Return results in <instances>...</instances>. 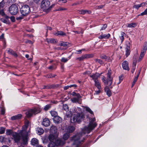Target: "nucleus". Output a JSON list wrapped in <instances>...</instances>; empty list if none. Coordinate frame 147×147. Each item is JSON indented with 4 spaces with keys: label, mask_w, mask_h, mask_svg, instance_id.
Returning <instances> with one entry per match:
<instances>
[{
    "label": "nucleus",
    "mask_w": 147,
    "mask_h": 147,
    "mask_svg": "<svg viewBox=\"0 0 147 147\" xmlns=\"http://www.w3.org/2000/svg\"><path fill=\"white\" fill-rule=\"evenodd\" d=\"M95 60L96 62H98L100 64H104V62L102 60L100 59H96Z\"/></svg>",
    "instance_id": "79ce46f5"
},
{
    "label": "nucleus",
    "mask_w": 147,
    "mask_h": 147,
    "mask_svg": "<svg viewBox=\"0 0 147 147\" xmlns=\"http://www.w3.org/2000/svg\"><path fill=\"white\" fill-rule=\"evenodd\" d=\"M31 143L32 145L37 146L38 143V140L36 138H33L31 140Z\"/></svg>",
    "instance_id": "6ab92c4d"
},
{
    "label": "nucleus",
    "mask_w": 147,
    "mask_h": 147,
    "mask_svg": "<svg viewBox=\"0 0 147 147\" xmlns=\"http://www.w3.org/2000/svg\"><path fill=\"white\" fill-rule=\"evenodd\" d=\"M48 68L50 69H53V66H50Z\"/></svg>",
    "instance_id": "0e129e2a"
},
{
    "label": "nucleus",
    "mask_w": 147,
    "mask_h": 147,
    "mask_svg": "<svg viewBox=\"0 0 147 147\" xmlns=\"http://www.w3.org/2000/svg\"><path fill=\"white\" fill-rule=\"evenodd\" d=\"M29 122L28 121H26L24 125V127H25V129H24V130H26L27 129V128Z\"/></svg>",
    "instance_id": "8fccbe9b"
},
{
    "label": "nucleus",
    "mask_w": 147,
    "mask_h": 147,
    "mask_svg": "<svg viewBox=\"0 0 147 147\" xmlns=\"http://www.w3.org/2000/svg\"><path fill=\"white\" fill-rule=\"evenodd\" d=\"M109 86H106L105 87L104 90L105 91L106 93L109 96H110L111 95L112 93L111 90L109 88ZM109 88H112V86H109Z\"/></svg>",
    "instance_id": "1a4fd4ad"
},
{
    "label": "nucleus",
    "mask_w": 147,
    "mask_h": 147,
    "mask_svg": "<svg viewBox=\"0 0 147 147\" xmlns=\"http://www.w3.org/2000/svg\"><path fill=\"white\" fill-rule=\"evenodd\" d=\"M23 18V17L22 16H21L17 17L16 18L17 20H21V19H22Z\"/></svg>",
    "instance_id": "052dcab7"
},
{
    "label": "nucleus",
    "mask_w": 147,
    "mask_h": 147,
    "mask_svg": "<svg viewBox=\"0 0 147 147\" xmlns=\"http://www.w3.org/2000/svg\"><path fill=\"white\" fill-rule=\"evenodd\" d=\"M5 129L4 128L2 127L0 129V134H2L4 133Z\"/></svg>",
    "instance_id": "de8ad7c7"
},
{
    "label": "nucleus",
    "mask_w": 147,
    "mask_h": 147,
    "mask_svg": "<svg viewBox=\"0 0 147 147\" xmlns=\"http://www.w3.org/2000/svg\"><path fill=\"white\" fill-rule=\"evenodd\" d=\"M22 117V115L21 114H19L17 115L13 116L11 117V120H15L21 119Z\"/></svg>",
    "instance_id": "aec40b11"
},
{
    "label": "nucleus",
    "mask_w": 147,
    "mask_h": 147,
    "mask_svg": "<svg viewBox=\"0 0 147 147\" xmlns=\"http://www.w3.org/2000/svg\"><path fill=\"white\" fill-rule=\"evenodd\" d=\"M63 109L65 111L68 110V105L66 104L63 105Z\"/></svg>",
    "instance_id": "4c0bfd02"
},
{
    "label": "nucleus",
    "mask_w": 147,
    "mask_h": 147,
    "mask_svg": "<svg viewBox=\"0 0 147 147\" xmlns=\"http://www.w3.org/2000/svg\"><path fill=\"white\" fill-rule=\"evenodd\" d=\"M94 84L98 90H100L101 89V84L99 81L94 82Z\"/></svg>",
    "instance_id": "cd10ccee"
},
{
    "label": "nucleus",
    "mask_w": 147,
    "mask_h": 147,
    "mask_svg": "<svg viewBox=\"0 0 147 147\" xmlns=\"http://www.w3.org/2000/svg\"><path fill=\"white\" fill-rule=\"evenodd\" d=\"M5 3L3 1H2L0 2V14L1 13V11L2 10V8L5 7Z\"/></svg>",
    "instance_id": "2f4dec72"
},
{
    "label": "nucleus",
    "mask_w": 147,
    "mask_h": 147,
    "mask_svg": "<svg viewBox=\"0 0 147 147\" xmlns=\"http://www.w3.org/2000/svg\"><path fill=\"white\" fill-rule=\"evenodd\" d=\"M125 34V33L123 32H122L121 33V36L120 37V39L121 40V42H122L124 38V36Z\"/></svg>",
    "instance_id": "ea45409f"
},
{
    "label": "nucleus",
    "mask_w": 147,
    "mask_h": 147,
    "mask_svg": "<svg viewBox=\"0 0 147 147\" xmlns=\"http://www.w3.org/2000/svg\"><path fill=\"white\" fill-rule=\"evenodd\" d=\"M90 55L86 54L82 55L81 57L76 58V60H78L79 61H81L85 59L90 57Z\"/></svg>",
    "instance_id": "dca6fc26"
},
{
    "label": "nucleus",
    "mask_w": 147,
    "mask_h": 147,
    "mask_svg": "<svg viewBox=\"0 0 147 147\" xmlns=\"http://www.w3.org/2000/svg\"><path fill=\"white\" fill-rule=\"evenodd\" d=\"M147 15V8L140 15L141 16H143L144 15Z\"/></svg>",
    "instance_id": "09e8293b"
},
{
    "label": "nucleus",
    "mask_w": 147,
    "mask_h": 147,
    "mask_svg": "<svg viewBox=\"0 0 147 147\" xmlns=\"http://www.w3.org/2000/svg\"><path fill=\"white\" fill-rule=\"evenodd\" d=\"M53 119L54 122L55 123L57 124L61 123L62 121L61 118L58 116L53 117Z\"/></svg>",
    "instance_id": "ddd939ff"
},
{
    "label": "nucleus",
    "mask_w": 147,
    "mask_h": 147,
    "mask_svg": "<svg viewBox=\"0 0 147 147\" xmlns=\"http://www.w3.org/2000/svg\"><path fill=\"white\" fill-rule=\"evenodd\" d=\"M45 41L48 43H55L56 42L55 39L54 38H47Z\"/></svg>",
    "instance_id": "a878e982"
},
{
    "label": "nucleus",
    "mask_w": 147,
    "mask_h": 147,
    "mask_svg": "<svg viewBox=\"0 0 147 147\" xmlns=\"http://www.w3.org/2000/svg\"><path fill=\"white\" fill-rule=\"evenodd\" d=\"M51 107V105H46L44 107V109L46 111H47Z\"/></svg>",
    "instance_id": "a19ab883"
},
{
    "label": "nucleus",
    "mask_w": 147,
    "mask_h": 147,
    "mask_svg": "<svg viewBox=\"0 0 147 147\" xmlns=\"http://www.w3.org/2000/svg\"><path fill=\"white\" fill-rule=\"evenodd\" d=\"M49 139L50 142H55L56 140L55 139V136L52 134H50L49 136Z\"/></svg>",
    "instance_id": "c85d7f7f"
},
{
    "label": "nucleus",
    "mask_w": 147,
    "mask_h": 147,
    "mask_svg": "<svg viewBox=\"0 0 147 147\" xmlns=\"http://www.w3.org/2000/svg\"><path fill=\"white\" fill-rule=\"evenodd\" d=\"M78 13L82 15H84L86 13H89V11L87 10H78Z\"/></svg>",
    "instance_id": "b1692460"
},
{
    "label": "nucleus",
    "mask_w": 147,
    "mask_h": 147,
    "mask_svg": "<svg viewBox=\"0 0 147 147\" xmlns=\"http://www.w3.org/2000/svg\"><path fill=\"white\" fill-rule=\"evenodd\" d=\"M147 49V46L145 45L143 48V51H142L143 52H144L145 53L146 51V50Z\"/></svg>",
    "instance_id": "5fc2aeb1"
},
{
    "label": "nucleus",
    "mask_w": 147,
    "mask_h": 147,
    "mask_svg": "<svg viewBox=\"0 0 147 147\" xmlns=\"http://www.w3.org/2000/svg\"><path fill=\"white\" fill-rule=\"evenodd\" d=\"M40 0H33L34 2L36 3H38L39 2Z\"/></svg>",
    "instance_id": "338daca9"
},
{
    "label": "nucleus",
    "mask_w": 147,
    "mask_h": 147,
    "mask_svg": "<svg viewBox=\"0 0 147 147\" xmlns=\"http://www.w3.org/2000/svg\"><path fill=\"white\" fill-rule=\"evenodd\" d=\"M76 113L71 119V121L72 123H79L85 118V115L82 112V109L80 107H77L76 109Z\"/></svg>",
    "instance_id": "f03ea898"
},
{
    "label": "nucleus",
    "mask_w": 147,
    "mask_h": 147,
    "mask_svg": "<svg viewBox=\"0 0 147 147\" xmlns=\"http://www.w3.org/2000/svg\"><path fill=\"white\" fill-rule=\"evenodd\" d=\"M71 94L73 96H75L79 97L80 96V94L79 93H76V92H72Z\"/></svg>",
    "instance_id": "c03bdc74"
},
{
    "label": "nucleus",
    "mask_w": 147,
    "mask_h": 147,
    "mask_svg": "<svg viewBox=\"0 0 147 147\" xmlns=\"http://www.w3.org/2000/svg\"><path fill=\"white\" fill-rule=\"evenodd\" d=\"M42 125L45 127L49 126L50 125V121L48 119L45 118L43 119L42 122Z\"/></svg>",
    "instance_id": "9b49d317"
},
{
    "label": "nucleus",
    "mask_w": 147,
    "mask_h": 147,
    "mask_svg": "<svg viewBox=\"0 0 147 147\" xmlns=\"http://www.w3.org/2000/svg\"><path fill=\"white\" fill-rule=\"evenodd\" d=\"M74 32L75 33H76L77 34H80V33H81L82 34L83 33V32L82 31H74Z\"/></svg>",
    "instance_id": "bf43d9fd"
},
{
    "label": "nucleus",
    "mask_w": 147,
    "mask_h": 147,
    "mask_svg": "<svg viewBox=\"0 0 147 147\" xmlns=\"http://www.w3.org/2000/svg\"><path fill=\"white\" fill-rule=\"evenodd\" d=\"M100 74L98 73H96L90 76V77L91 78L92 80L94 81V82L98 81V78L100 77Z\"/></svg>",
    "instance_id": "6e6552de"
},
{
    "label": "nucleus",
    "mask_w": 147,
    "mask_h": 147,
    "mask_svg": "<svg viewBox=\"0 0 147 147\" xmlns=\"http://www.w3.org/2000/svg\"><path fill=\"white\" fill-rule=\"evenodd\" d=\"M122 76H120L119 77V82L118 83V84H120L123 80Z\"/></svg>",
    "instance_id": "6e6d98bb"
},
{
    "label": "nucleus",
    "mask_w": 147,
    "mask_h": 147,
    "mask_svg": "<svg viewBox=\"0 0 147 147\" xmlns=\"http://www.w3.org/2000/svg\"><path fill=\"white\" fill-rule=\"evenodd\" d=\"M69 86H67L65 87H64V88L65 90H66L67 89L69 88Z\"/></svg>",
    "instance_id": "774afa93"
},
{
    "label": "nucleus",
    "mask_w": 147,
    "mask_h": 147,
    "mask_svg": "<svg viewBox=\"0 0 147 147\" xmlns=\"http://www.w3.org/2000/svg\"><path fill=\"white\" fill-rule=\"evenodd\" d=\"M68 43L67 42H62L59 43V45L63 47H65L68 45Z\"/></svg>",
    "instance_id": "58836bf2"
},
{
    "label": "nucleus",
    "mask_w": 147,
    "mask_h": 147,
    "mask_svg": "<svg viewBox=\"0 0 147 147\" xmlns=\"http://www.w3.org/2000/svg\"><path fill=\"white\" fill-rule=\"evenodd\" d=\"M1 113L3 115L5 113V111L3 109H2L1 110Z\"/></svg>",
    "instance_id": "680f3d73"
},
{
    "label": "nucleus",
    "mask_w": 147,
    "mask_h": 147,
    "mask_svg": "<svg viewBox=\"0 0 147 147\" xmlns=\"http://www.w3.org/2000/svg\"><path fill=\"white\" fill-rule=\"evenodd\" d=\"M136 64L135 63V65L134 66H133L132 69L131 71V72L132 73H133L135 70L136 67Z\"/></svg>",
    "instance_id": "3c124183"
},
{
    "label": "nucleus",
    "mask_w": 147,
    "mask_h": 147,
    "mask_svg": "<svg viewBox=\"0 0 147 147\" xmlns=\"http://www.w3.org/2000/svg\"><path fill=\"white\" fill-rule=\"evenodd\" d=\"M41 111V109L38 107L29 110L26 113V114L27 117H29L32 116L33 114H36L40 113Z\"/></svg>",
    "instance_id": "39448f33"
},
{
    "label": "nucleus",
    "mask_w": 147,
    "mask_h": 147,
    "mask_svg": "<svg viewBox=\"0 0 147 147\" xmlns=\"http://www.w3.org/2000/svg\"><path fill=\"white\" fill-rule=\"evenodd\" d=\"M59 86V85L58 84H57L56 85H54L53 84L52 85H47L44 86H43L42 89H50L51 88H57Z\"/></svg>",
    "instance_id": "f8f14e48"
},
{
    "label": "nucleus",
    "mask_w": 147,
    "mask_h": 147,
    "mask_svg": "<svg viewBox=\"0 0 147 147\" xmlns=\"http://www.w3.org/2000/svg\"><path fill=\"white\" fill-rule=\"evenodd\" d=\"M81 97L80 95V96L79 97L76 96V97H74L71 98V100L73 103H79V100Z\"/></svg>",
    "instance_id": "f3484780"
},
{
    "label": "nucleus",
    "mask_w": 147,
    "mask_h": 147,
    "mask_svg": "<svg viewBox=\"0 0 147 147\" xmlns=\"http://www.w3.org/2000/svg\"><path fill=\"white\" fill-rule=\"evenodd\" d=\"M70 136L69 134L67 132L64 134L63 136V138L65 140H67Z\"/></svg>",
    "instance_id": "473e14b6"
},
{
    "label": "nucleus",
    "mask_w": 147,
    "mask_h": 147,
    "mask_svg": "<svg viewBox=\"0 0 147 147\" xmlns=\"http://www.w3.org/2000/svg\"><path fill=\"white\" fill-rule=\"evenodd\" d=\"M66 10V9L65 8L62 7H59L58 9H56V11H63Z\"/></svg>",
    "instance_id": "49530a36"
},
{
    "label": "nucleus",
    "mask_w": 147,
    "mask_h": 147,
    "mask_svg": "<svg viewBox=\"0 0 147 147\" xmlns=\"http://www.w3.org/2000/svg\"><path fill=\"white\" fill-rule=\"evenodd\" d=\"M100 58L102 59H105L106 60H109V59H110L109 58L108 59L107 57L105 55H104L100 56Z\"/></svg>",
    "instance_id": "37998d69"
},
{
    "label": "nucleus",
    "mask_w": 147,
    "mask_h": 147,
    "mask_svg": "<svg viewBox=\"0 0 147 147\" xmlns=\"http://www.w3.org/2000/svg\"><path fill=\"white\" fill-rule=\"evenodd\" d=\"M36 131L37 134L38 135H40L43 133L44 130L41 128L38 127L36 129Z\"/></svg>",
    "instance_id": "412c9836"
},
{
    "label": "nucleus",
    "mask_w": 147,
    "mask_h": 147,
    "mask_svg": "<svg viewBox=\"0 0 147 147\" xmlns=\"http://www.w3.org/2000/svg\"><path fill=\"white\" fill-rule=\"evenodd\" d=\"M103 5H101L99 6H96V8L98 9H100L102 8L103 7Z\"/></svg>",
    "instance_id": "13d9d810"
},
{
    "label": "nucleus",
    "mask_w": 147,
    "mask_h": 147,
    "mask_svg": "<svg viewBox=\"0 0 147 147\" xmlns=\"http://www.w3.org/2000/svg\"><path fill=\"white\" fill-rule=\"evenodd\" d=\"M6 134L7 135H10L11 134L15 142L17 143L20 142L22 136L23 144H26L27 143L28 140V133H24L23 130L18 133L16 132H13L11 130L7 129Z\"/></svg>",
    "instance_id": "f257e3e1"
},
{
    "label": "nucleus",
    "mask_w": 147,
    "mask_h": 147,
    "mask_svg": "<svg viewBox=\"0 0 147 147\" xmlns=\"http://www.w3.org/2000/svg\"><path fill=\"white\" fill-rule=\"evenodd\" d=\"M107 26L106 24H105L103 25L102 27V28L100 30H105L106 28L107 27Z\"/></svg>",
    "instance_id": "864d4df0"
},
{
    "label": "nucleus",
    "mask_w": 147,
    "mask_h": 147,
    "mask_svg": "<svg viewBox=\"0 0 147 147\" xmlns=\"http://www.w3.org/2000/svg\"><path fill=\"white\" fill-rule=\"evenodd\" d=\"M20 11L22 16H27L30 11L29 7L28 5H23L21 7Z\"/></svg>",
    "instance_id": "423d86ee"
},
{
    "label": "nucleus",
    "mask_w": 147,
    "mask_h": 147,
    "mask_svg": "<svg viewBox=\"0 0 147 147\" xmlns=\"http://www.w3.org/2000/svg\"><path fill=\"white\" fill-rule=\"evenodd\" d=\"M127 27L130 28L135 27L137 26L136 24L135 23H133L131 24H127Z\"/></svg>",
    "instance_id": "c756f323"
},
{
    "label": "nucleus",
    "mask_w": 147,
    "mask_h": 147,
    "mask_svg": "<svg viewBox=\"0 0 147 147\" xmlns=\"http://www.w3.org/2000/svg\"><path fill=\"white\" fill-rule=\"evenodd\" d=\"M68 60V59L67 58H66L64 57H63L61 59V61L62 62H67Z\"/></svg>",
    "instance_id": "a18cd8bd"
},
{
    "label": "nucleus",
    "mask_w": 147,
    "mask_h": 147,
    "mask_svg": "<svg viewBox=\"0 0 147 147\" xmlns=\"http://www.w3.org/2000/svg\"><path fill=\"white\" fill-rule=\"evenodd\" d=\"M84 108L85 109V110L86 111L89 112L91 114H93V112L91 110L90 108L88 107L85 106L84 107Z\"/></svg>",
    "instance_id": "72a5a7b5"
},
{
    "label": "nucleus",
    "mask_w": 147,
    "mask_h": 147,
    "mask_svg": "<svg viewBox=\"0 0 147 147\" xmlns=\"http://www.w3.org/2000/svg\"><path fill=\"white\" fill-rule=\"evenodd\" d=\"M4 38V34H2L0 36V39H3Z\"/></svg>",
    "instance_id": "69168bd1"
},
{
    "label": "nucleus",
    "mask_w": 147,
    "mask_h": 147,
    "mask_svg": "<svg viewBox=\"0 0 147 147\" xmlns=\"http://www.w3.org/2000/svg\"><path fill=\"white\" fill-rule=\"evenodd\" d=\"M54 5V4L50 5V2L49 0H43L41 4V8L46 12L50 11Z\"/></svg>",
    "instance_id": "7ed1b4c3"
},
{
    "label": "nucleus",
    "mask_w": 147,
    "mask_h": 147,
    "mask_svg": "<svg viewBox=\"0 0 147 147\" xmlns=\"http://www.w3.org/2000/svg\"><path fill=\"white\" fill-rule=\"evenodd\" d=\"M56 143L58 145H63L64 144V141L61 139H57Z\"/></svg>",
    "instance_id": "7c9ffc66"
},
{
    "label": "nucleus",
    "mask_w": 147,
    "mask_h": 147,
    "mask_svg": "<svg viewBox=\"0 0 147 147\" xmlns=\"http://www.w3.org/2000/svg\"><path fill=\"white\" fill-rule=\"evenodd\" d=\"M101 92L100 90H98L95 91V92L94 93V95H98V94Z\"/></svg>",
    "instance_id": "603ef678"
},
{
    "label": "nucleus",
    "mask_w": 147,
    "mask_h": 147,
    "mask_svg": "<svg viewBox=\"0 0 147 147\" xmlns=\"http://www.w3.org/2000/svg\"><path fill=\"white\" fill-rule=\"evenodd\" d=\"M75 130V127L72 126H69L66 127L65 131L66 132L69 133L73 132Z\"/></svg>",
    "instance_id": "4468645a"
},
{
    "label": "nucleus",
    "mask_w": 147,
    "mask_h": 147,
    "mask_svg": "<svg viewBox=\"0 0 147 147\" xmlns=\"http://www.w3.org/2000/svg\"><path fill=\"white\" fill-rule=\"evenodd\" d=\"M57 130V127L55 126H53L50 128V131L53 134H55L56 133Z\"/></svg>",
    "instance_id": "4be33fe9"
},
{
    "label": "nucleus",
    "mask_w": 147,
    "mask_h": 147,
    "mask_svg": "<svg viewBox=\"0 0 147 147\" xmlns=\"http://www.w3.org/2000/svg\"><path fill=\"white\" fill-rule=\"evenodd\" d=\"M145 53L141 51L140 56V57L138 59L139 61H140L142 59V58L144 57V54Z\"/></svg>",
    "instance_id": "c9c22d12"
},
{
    "label": "nucleus",
    "mask_w": 147,
    "mask_h": 147,
    "mask_svg": "<svg viewBox=\"0 0 147 147\" xmlns=\"http://www.w3.org/2000/svg\"><path fill=\"white\" fill-rule=\"evenodd\" d=\"M146 4H147V1L145 3H142L136 5H134V7L138 9L139 7L144 6Z\"/></svg>",
    "instance_id": "5701e85b"
},
{
    "label": "nucleus",
    "mask_w": 147,
    "mask_h": 147,
    "mask_svg": "<svg viewBox=\"0 0 147 147\" xmlns=\"http://www.w3.org/2000/svg\"><path fill=\"white\" fill-rule=\"evenodd\" d=\"M8 53L13 55L16 57H17L18 56V55L16 53L11 49H9L8 51Z\"/></svg>",
    "instance_id": "bb28decb"
},
{
    "label": "nucleus",
    "mask_w": 147,
    "mask_h": 147,
    "mask_svg": "<svg viewBox=\"0 0 147 147\" xmlns=\"http://www.w3.org/2000/svg\"><path fill=\"white\" fill-rule=\"evenodd\" d=\"M111 72L109 71L107 74V80L106 78L104 76L102 78V82L104 83L105 85L106 86H107V85H108L109 86H110L112 84L113 78L111 77Z\"/></svg>",
    "instance_id": "20e7f679"
},
{
    "label": "nucleus",
    "mask_w": 147,
    "mask_h": 147,
    "mask_svg": "<svg viewBox=\"0 0 147 147\" xmlns=\"http://www.w3.org/2000/svg\"><path fill=\"white\" fill-rule=\"evenodd\" d=\"M10 19H11V21L13 22H14L15 20V18L14 16H11V17H10Z\"/></svg>",
    "instance_id": "4d7b16f0"
},
{
    "label": "nucleus",
    "mask_w": 147,
    "mask_h": 147,
    "mask_svg": "<svg viewBox=\"0 0 147 147\" xmlns=\"http://www.w3.org/2000/svg\"><path fill=\"white\" fill-rule=\"evenodd\" d=\"M9 11L10 13L12 15L16 14L18 11V9L17 5L14 4L11 5L9 8Z\"/></svg>",
    "instance_id": "0eeeda50"
},
{
    "label": "nucleus",
    "mask_w": 147,
    "mask_h": 147,
    "mask_svg": "<svg viewBox=\"0 0 147 147\" xmlns=\"http://www.w3.org/2000/svg\"><path fill=\"white\" fill-rule=\"evenodd\" d=\"M56 144L55 142H50L48 145V147H55Z\"/></svg>",
    "instance_id": "f704fd0d"
},
{
    "label": "nucleus",
    "mask_w": 147,
    "mask_h": 147,
    "mask_svg": "<svg viewBox=\"0 0 147 147\" xmlns=\"http://www.w3.org/2000/svg\"><path fill=\"white\" fill-rule=\"evenodd\" d=\"M123 68L125 70L129 71V69L128 66V62L126 61H124L122 63Z\"/></svg>",
    "instance_id": "9d476101"
},
{
    "label": "nucleus",
    "mask_w": 147,
    "mask_h": 147,
    "mask_svg": "<svg viewBox=\"0 0 147 147\" xmlns=\"http://www.w3.org/2000/svg\"><path fill=\"white\" fill-rule=\"evenodd\" d=\"M54 35L56 36H66V34L62 31H57L56 32H54L53 33Z\"/></svg>",
    "instance_id": "a211bd4d"
},
{
    "label": "nucleus",
    "mask_w": 147,
    "mask_h": 147,
    "mask_svg": "<svg viewBox=\"0 0 147 147\" xmlns=\"http://www.w3.org/2000/svg\"><path fill=\"white\" fill-rule=\"evenodd\" d=\"M110 36V34L109 33L107 34H102L100 36L98 37V38L99 39H106L109 38Z\"/></svg>",
    "instance_id": "2eb2a0df"
},
{
    "label": "nucleus",
    "mask_w": 147,
    "mask_h": 147,
    "mask_svg": "<svg viewBox=\"0 0 147 147\" xmlns=\"http://www.w3.org/2000/svg\"><path fill=\"white\" fill-rule=\"evenodd\" d=\"M50 113L52 116L54 117L57 116V113L55 111H52L50 112Z\"/></svg>",
    "instance_id": "e433bc0d"
},
{
    "label": "nucleus",
    "mask_w": 147,
    "mask_h": 147,
    "mask_svg": "<svg viewBox=\"0 0 147 147\" xmlns=\"http://www.w3.org/2000/svg\"><path fill=\"white\" fill-rule=\"evenodd\" d=\"M130 51L129 46H127L125 48V55L126 57H127L130 54Z\"/></svg>",
    "instance_id": "393cba45"
},
{
    "label": "nucleus",
    "mask_w": 147,
    "mask_h": 147,
    "mask_svg": "<svg viewBox=\"0 0 147 147\" xmlns=\"http://www.w3.org/2000/svg\"><path fill=\"white\" fill-rule=\"evenodd\" d=\"M77 86L76 84H73V85H71L70 86H69V87L70 88L72 87H76Z\"/></svg>",
    "instance_id": "e2e57ef3"
}]
</instances>
